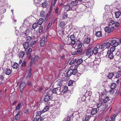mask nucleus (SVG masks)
<instances>
[{"mask_svg":"<svg viewBox=\"0 0 121 121\" xmlns=\"http://www.w3.org/2000/svg\"><path fill=\"white\" fill-rule=\"evenodd\" d=\"M115 49V47H114V46H112L108 50V52L113 53V52L114 51Z\"/></svg>","mask_w":121,"mask_h":121,"instance_id":"16","label":"nucleus"},{"mask_svg":"<svg viewBox=\"0 0 121 121\" xmlns=\"http://www.w3.org/2000/svg\"><path fill=\"white\" fill-rule=\"evenodd\" d=\"M20 112H18L15 116V119L17 120H18L19 119L20 117H18V116H19L20 115Z\"/></svg>","mask_w":121,"mask_h":121,"instance_id":"34","label":"nucleus"},{"mask_svg":"<svg viewBox=\"0 0 121 121\" xmlns=\"http://www.w3.org/2000/svg\"><path fill=\"white\" fill-rule=\"evenodd\" d=\"M25 37L27 38V42H28L30 43L32 39V37H31L29 36H27V35H25Z\"/></svg>","mask_w":121,"mask_h":121,"instance_id":"13","label":"nucleus"},{"mask_svg":"<svg viewBox=\"0 0 121 121\" xmlns=\"http://www.w3.org/2000/svg\"><path fill=\"white\" fill-rule=\"evenodd\" d=\"M119 23L118 22H116L115 23V26L116 27H117L119 25Z\"/></svg>","mask_w":121,"mask_h":121,"instance_id":"60","label":"nucleus"},{"mask_svg":"<svg viewBox=\"0 0 121 121\" xmlns=\"http://www.w3.org/2000/svg\"><path fill=\"white\" fill-rule=\"evenodd\" d=\"M43 119L42 117H40L38 118H34L33 121H42Z\"/></svg>","mask_w":121,"mask_h":121,"instance_id":"24","label":"nucleus"},{"mask_svg":"<svg viewBox=\"0 0 121 121\" xmlns=\"http://www.w3.org/2000/svg\"><path fill=\"white\" fill-rule=\"evenodd\" d=\"M40 15L41 17H44L46 15L45 12L44 11H42L40 13Z\"/></svg>","mask_w":121,"mask_h":121,"instance_id":"29","label":"nucleus"},{"mask_svg":"<svg viewBox=\"0 0 121 121\" xmlns=\"http://www.w3.org/2000/svg\"><path fill=\"white\" fill-rule=\"evenodd\" d=\"M76 1H77L78 3V4H80L82 2V0H75Z\"/></svg>","mask_w":121,"mask_h":121,"instance_id":"62","label":"nucleus"},{"mask_svg":"<svg viewBox=\"0 0 121 121\" xmlns=\"http://www.w3.org/2000/svg\"><path fill=\"white\" fill-rule=\"evenodd\" d=\"M117 115L116 114L113 115V116H111V119L112 120V121H114L115 118L116 116Z\"/></svg>","mask_w":121,"mask_h":121,"instance_id":"47","label":"nucleus"},{"mask_svg":"<svg viewBox=\"0 0 121 121\" xmlns=\"http://www.w3.org/2000/svg\"><path fill=\"white\" fill-rule=\"evenodd\" d=\"M65 22L64 21L61 22L60 23V26L62 28L65 25Z\"/></svg>","mask_w":121,"mask_h":121,"instance_id":"40","label":"nucleus"},{"mask_svg":"<svg viewBox=\"0 0 121 121\" xmlns=\"http://www.w3.org/2000/svg\"><path fill=\"white\" fill-rule=\"evenodd\" d=\"M25 53L23 51H21L18 54V56L22 58L24 56Z\"/></svg>","mask_w":121,"mask_h":121,"instance_id":"27","label":"nucleus"},{"mask_svg":"<svg viewBox=\"0 0 121 121\" xmlns=\"http://www.w3.org/2000/svg\"><path fill=\"white\" fill-rule=\"evenodd\" d=\"M114 75L113 73H109L108 76V77L109 79H111L113 76Z\"/></svg>","mask_w":121,"mask_h":121,"instance_id":"23","label":"nucleus"},{"mask_svg":"<svg viewBox=\"0 0 121 121\" xmlns=\"http://www.w3.org/2000/svg\"><path fill=\"white\" fill-rule=\"evenodd\" d=\"M39 59V57L38 56H35L34 58H32L31 59V61L30 63V65H31L34 62V61H36L38 60Z\"/></svg>","mask_w":121,"mask_h":121,"instance_id":"10","label":"nucleus"},{"mask_svg":"<svg viewBox=\"0 0 121 121\" xmlns=\"http://www.w3.org/2000/svg\"><path fill=\"white\" fill-rule=\"evenodd\" d=\"M45 42V36H44L41 39L40 42V46L43 47L44 45Z\"/></svg>","mask_w":121,"mask_h":121,"instance_id":"11","label":"nucleus"},{"mask_svg":"<svg viewBox=\"0 0 121 121\" xmlns=\"http://www.w3.org/2000/svg\"><path fill=\"white\" fill-rule=\"evenodd\" d=\"M114 28V26H111L110 27L107 26L105 28L104 30L106 32L109 33L112 31Z\"/></svg>","mask_w":121,"mask_h":121,"instance_id":"5","label":"nucleus"},{"mask_svg":"<svg viewBox=\"0 0 121 121\" xmlns=\"http://www.w3.org/2000/svg\"><path fill=\"white\" fill-rule=\"evenodd\" d=\"M77 4H78V2L77 1H76V0L73 1L71 3V5L73 6H74L76 5Z\"/></svg>","mask_w":121,"mask_h":121,"instance_id":"37","label":"nucleus"},{"mask_svg":"<svg viewBox=\"0 0 121 121\" xmlns=\"http://www.w3.org/2000/svg\"><path fill=\"white\" fill-rule=\"evenodd\" d=\"M97 112V108H94L91 111V113L92 114L94 115Z\"/></svg>","mask_w":121,"mask_h":121,"instance_id":"25","label":"nucleus"},{"mask_svg":"<svg viewBox=\"0 0 121 121\" xmlns=\"http://www.w3.org/2000/svg\"><path fill=\"white\" fill-rule=\"evenodd\" d=\"M77 51H72L71 52V54L73 55H77L81 53L82 52L81 48H77Z\"/></svg>","mask_w":121,"mask_h":121,"instance_id":"6","label":"nucleus"},{"mask_svg":"<svg viewBox=\"0 0 121 121\" xmlns=\"http://www.w3.org/2000/svg\"><path fill=\"white\" fill-rule=\"evenodd\" d=\"M68 88L67 86H64L63 89L62 91V92L63 93H65L67 91Z\"/></svg>","mask_w":121,"mask_h":121,"instance_id":"33","label":"nucleus"},{"mask_svg":"<svg viewBox=\"0 0 121 121\" xmlns=\"http://www.w3.org/2000/svg\"><path fill=\"white\" fill-rule=\"evenodd\" d=\"M120 44V43L119 42H116H116L115 43L114 45H115V46L116 47L117 46L119 45Z\"/></svg>","mask_w":121,"mask_h":121,"instance_id":"57","label":"nucleus"},{"mask_svg":"<svg viewBox=\"0 0 121 121\" xmlns=\"http://www.w3.org/2000/svg\"><path fill=\"white\" fill-rule=\"evenodd\" d=\"M52 25V23L51 22H50L49 23L47 27L48 28L50 27Z\"/></svg>","mask_w":121,"mask_h":121,"instance_id":"63","label":"nucleus"},{"mask_svg":"<svg viewBox=\"0 0 121 121\" xmlns=\"http://www.w3.org/2000/svg\"><path fill=\"white\" fill-rule=\"evenodd\" d=\"M48 92H47L46 93L47 95L45 96L44 98V101L45 102L48 101L50 99V96L49 95H48Z\"/></svg>","mask_w":121,"mask_h":121,"instance_id":"12","label":"nucleus"},{"mask_svg":"<svg viewBox=\"0 0 121 121\" xmlns=\"http://www.w3.org/2000/svg\"><path fill=\"white\" fill-rule=\"evenodd\" d=\"M38 24L37 22L34 23L32 25V27L34 29H35L38 26Z\"/></svg>","mask_w":121,"mask_h":121,"instance_id":"41","label":"nucleus"},{"mask_svg":"<svg viewBox=\"0 0 121 121\" xmlns=\"http://www.w3.org/2000/svg\"><path fill=\"white\" fill-rule=\"evenodd\" d=\"M74 81L73 80H70L69 82L68 86H70L72 85Z\"/></svg>","mask_w":121,"mask_h":121,"instance_id":"48","label":"nucleus"},{"mask_svg":"<svg viewBox=\"0 0 121 121\" xmlns=\"http://www.w3.org/2000/svg\"><path fill=\"white\" fill-rule=\"evenodd\" d=\"M62 41L63 43L65 45H70L71 43L70 39L68 37L65 38Z\"/></svg>","mask_w":121,"mask_h":121,"instance_id":"4","label":"nucleus"},{"mask_svg":"<svg viewBox=\"0 0 121 121\" xmlns=\"http://www.w3.org/2000/svg\"><path fill=\"white\" fill-rule=\"evenodd\" d=\"M20 106L21 104L20 103L16 107V110H17L19 109L20 108Z\"/></svg>","mask_w":121,"mask_h":121,"instance_id":"56","label":"nucleus"},{"mask_svg":"<svg viewBox=\"0 0 121 121\" xmlns=\"http://www.w3.org/2000/svg\"><path fill=\"white\" fill-rule=\"evenodd\" d=\"M25 83L24 82H22L20 84V89H23L25 86Z\"/></svg>","mask_w":121,"mask_h":121,"instance_id":"35","label":"nucleus"},{"mask_svg":"<svg viewBox=\"0 0 121 121\" xmlns=\"http://www.w3.org/2000/svg\"><path fill=\"white\" fill-rule=\"evenodd\" d=\"M60 89L61 88L60 87L54 88L52 91V93L53 94L56 93L57 94H60L61 92Z\"/></svg>","mask_w":121,"mask_h":121,"instance_id":"3","label":"nucleus"},{"mask_svg":"<svg viewBox=\"0 0 121 121\" xmlns=\"http://www.w3.org/2000/svg\"><path fill=\"white\" fill-rule=\"evenodd\" d=\"M95 35L96 36L99 37L101 35V33L100 31H98L96 32Z\"/></svg>","mask_w":121,"mask_h":121,"instance_id":"36","label":"nucleus"},{"mask_svg":"<svg viewBox=\"0 0 121 121\" xmlns=\"http://www.w3.org/2000/svg\"><path fill=\"white\" fill-rule=\"evenodd\" d=\"M43 30V27L40 26L39 27V32L40 33H41L42 32Z\"/></svg>","mask_w":121,"mask_h":121,"instance_id":"51","label":"nucleus"},{"mask_svg":"<svg viewBox=\"0 0 121 121\" xmlns=\"http://www.w3.org/2000/svg\"><path fill=\"white\" fill-rule=\"evenodd\" d=\"M65 10L66 11H68V10H70L71 9V7L70 5H68L65 6Z\"/></svg>","mask_w":121,"mask_h":121,"instance_id":"28","label":"nucleus"},{"mask_svg":"<svg viewBox=\"0 0 121 121\" xmlns=\"http://www.w3.org/2000/svg\"><path fill=\"white\" fill-rule=\"evenodd\" d=\"M23 35L24 37L25 35H27V36H28L27 32V30L25 31V32H23Z\"/></svg>","mask_w":121,"mask_h":121,"instance_id":"54","label":"nucleus"},{"mask_svg":"<svg viewBox=\"0 0 121 121\" xmlns=\"http://www.w3.org/2000/svg\"><path fill=\"white\" fill-rule=\"evenodd\" d=\"M1 13L3 14L5 12H6L5 9L4 8L0 10Z\"/></svg>","mask_w":121,"mask_h":121,"instance_id":"59","label":"nucleus"},{"mask_svg":"<svg viewBox=\"0 0 121 121\" xmlns=\"http://www.w3.org/2000/svg\"><path fill=\"white\" fill-rule=\"evenodd\" d=\"M116 86V84L114 83H112L110 86V88L111 89H114Z\"/></svg>","mask_w":121,"mask_h":121,"instance_id":"21","label":"nucleus"},{"mask_svg":"<svg viewBox=\"0 0 121 121\" xmlns=\"http://www.w3.org/2000/svg\"><path fill=\"white\" fill-rule=\"evenodd\" d=\"M18 66V64L16 63L15 62L13 64V69H17Z\"/></svg>","mask_w":121,"mask_h":121,"instance_id":"39","label":"nucleus"},{"mask_svg":"<svg viewBox=\"0 0 121 121\" xmlns=\"http://www.w3.org/2000/svg\"><path fill=\"white\" fill-rule=\"evenodd\" d=\"M32 51V49L31 48H30L29 49L27 52H26V53L27 55L30 54Z\"/></svg>","mask_w":121,"mask_h":121,"instance_id":"53","label":"nucleus"},{"mask_svg":"<svg viewBox=\"0 0 121 121\" xmlns=\"http://www.w3.org/2000/svg\"><path fill=\"white\" fill-rule=\"evenodd\" d=\"M111 46L110 43L108 42H105L99 46V49L101 50H104V49L108 48Z\"/></svg>","mask_w":121,"mask_h":121,"instance_id":"1","label":"nucleus"},{"mask_svg":"<svg viewBox=\"0 0 121 121\" xmlns=\"http://www.w3.org/2000/svg\"><path fill=\"white\" fill-rule=\"evenodd\" d=\"M94 65L93 62V61H89L88 63V65L90 67H92Z\"/></svg>","mask_w":121,"mask_h":121,"instance_id":"32","label":"nucleus"},{"mask_svg":"<svg viewBox=\"0 0 121 121\" xmlns=\"http://www.w3.org/2000/svg\"><path fill=\"white\" fill-rule=\"evenodd\" d=\"M11 72L10 69H6L4 71V73L7 75H9Z\"/></svg>","mask_w":121,"mask_h":121,"instance_id":"18","label":"nucleus"},{"mask_svg":"<svg viewBox=\"0 0 121 121\" xmlns=\"http://www.w3.org/2000/svg\"><path fill=\"white\" fill-rule=\"evenodd\" d=\"M109 100V97H108L107 96L103 98L102 100L103 101L104 103H106L108 102Z\"/></svg>","mask_w":121,"mask_h":121,"instance_id":"20","label":"nucleus"},{"mask_svg":"<svg viewBox=\"0 0 121 121\" xmlns=\"http://www.w3.org/2000/svg\"><path fill=\"white\" fill-rule=\"evenodd\" d=\"M31 73H29V74L27 76L26 78H30L31 77Z\"/></svg>","mask_w":121,"mask_h":121,"instance_id":"61","label":"nucleus"},{"mask_svg":"<svg viewBox=\"0 0 121 121\" xmlns=\"http://www.w3.org/2000/svg\"><path fill=\"white\" fill-rule=\"evenodd\" d=\"M70 118L68 117H67L65 118L63 121H70Z\"/></svg>","mask_w":121,"mask_h":121,"instance_id":"50","label":"nucleus"},{"mask_svg":"<svg viewBox=\"0 0 121 121\" xmlns=\"http://www.w3.org/2000/svg\"><path fill=\"white\" fill-rule=\"evenodd\" d=\"M43 19L42 18H40L38 21V23L39 25H41L43 23Z\"/></svg>","mask_w":121,"mask_h":121,"instance_id":"31","label":"nucleus"},{"mask_svg":"<svg viewBox=\"0 0 121 121\" xmlns=\"http://www.w3.org/2000/svg\"><path fill=\"white\" fill-rule=\"evenodd\" d=\"M108 42L110 43L111 45H112L114 44L116 42V40L113 39H110L108 40Z\"/></svg>","mask_w":121,"mask_h":121,"instance_id":"15","label":"nucleus"},{"mask_svg":"<svg viewBox=\"0 0 121 121\" xmlns=\"http://www.w3.org/2000/svg\"><path fill=\"white\" fill-rule=\"evenodd\" d=\"M49 15V14H46V16L45 17L44 19V21H47V20L48 19V17Z\"/></svg>","mask_w":121,"mask_h":121,"instance_id":"58","label":"nucleus"},{"mask_svg":"<svg viewBox=\"0 0 121 121\" xmlns=\"http://www.w3.org/2000/svg\"><path fill=\"white\" fill-rule=\"evenodd\" d=\"M73 69H70L67 72V74L68 76H69L72 74L75 75L77 73V66L75 65Z\"/></svg>","mask_w":121,"mask_h":121,"instance_id":"2","label":"nucleus"},{"mask_svg":"<svg viewBox=\"0 0 121 121\" xmlns=\"http://www.w3.org/2000/svg\"><path fill=\"white\" fill-rule=\"evenodd\" d=\"M121 12L119 11H117L115 13V17L116 18H118L121 15Z\"/></svg>","mask_w":121,"mask_h":121,"instance_id":"22","label":"nucleus"},{"mask_svg":"<svg viewBox=\"0 0 121 121\" xmlns=\"http://www.w3.org/2000/svg\"><path fill=\"white\" fill-rule=\"evenodd\" d=\"M91 49V48H88L86 50V55L88 56H91L93 54L92 50Z\"/></svg>","mask_w":121,"mask_h":121,"instance_id":"7","label":"nucleus"},{"mask_svg":"<svg viewBox=\"0 0 121 121\" xmlns=\"http://www.w3.org/2000/svg\"><path fill=\"white\" fill-rule=\"evenodd\" d=\"M91 40V39L90 38L87 37L84 40V43L88 44Z\"/></svg>","mask_w":121,"mask_h":121,"instance_id":"14","label":"nucleus"},{"mask_svg":"<svg viewBox=\"0 0 121 121\" xmlns=\"http://www.w3.org/2000/svg\"><path fill=\"white\" fill-rule=\"evenodd\" d=\"M68 15L66 13L64 14L63 17V19H66L67 18Z\"/></svg>","mask_w":121,"mask_h":121,"instance_id":"52","label":"nucleus"},{"mask_svg":"<svg viewBox=\"0 0 121 121\" xmlns=\"http://www.w3.org/2000/svg\"><path fill=\"white\" fill-rule=\"evenodd\" d=\"M115 23V22L113 20H111L109 22L108 25L109 26H112Z\"/></svg>","mask_w":121,"mask_h":121,"instance_id":"30","label":"nucleus"},{"mask_svg":"<svg viewBox=\"0 0 121 121\" xmlns=\"http://www.w3.org/2000/svg\"><path fill=\"white\" fill-rule=\"evenodd\" d=\"M29 43L27 42L23 43V46L25 49H26L28 48L29 45L30 44V43L29 44Z\"/></svg>","mask_w":121,"mask_h":121,"instance_id":"17","label":"nucleus"},{"mask_svg":"<svg viewBox=\"0 0 121 121\" xmlns=\"http://www.w3.org/2000/svg\"><path fill=\"white\" fill-rule=\"evenodd\" d=\"M83 45V43L82 42H80L79 43L78 45V48H81L82 46Z\"/></svg>","mask_w":121,"mask_h":121,"instance_id":"49","label":"nucleus"},{"mask_svg":"<svg viewBox=\"0 0 121 121\" xmlns=\"http://www.w3.org/2000/svg\"><path fill=\"white\" fill-rule=\"evenodd\" d=\"M48 5V3L47 2L45 1L42 4V6L43 8H44L47 7Z\"/></svg>","mask_w":121,"mask_h":121,"instance_id":"38","label":"nucleus"},{"mask_svg":"<svg viewBox=\"0 0 121 121\" xmlns=\"http://www.w3.org/2000/svg\"><path fill=\"white\" fill-rule=\"evenodd\" d=\"M42 113V111H38L36 114L37 116H39Z\"/></svg>","mask_w":121,"mask_h":121,"instance_id":"55","label":"nucleus"},{"mask_svg":"<svg viewBox=\"0 0 121 121\" xmlns=\"http://www.w3.org/2000/svg\"><path fill=\"white\" fill-rule=\"evenodd\" d=\"M121 76V72L120 71H118V72L116 73V78H118L120 77Z\"/></svg>","mask_w":121,"mask_h":121,"instance_id":"46","label":"nucleus"},{"mask_svg":"<svg viewBox=\"0 0 121 121\" xmlns=\"http://www.w3.org/2000/svg\"><path fill=\"white\" fill-rule=\"evenodd\" d=\"M77 60L76 59H74L71 60L69 63V64L70 65H72Z\"/></svg>","mask_w":121,"mask_h":121,"instance_id":"45","label":"nucleus"},{"mask_svg":"<svg viewBox=\"0 0 121 121\" xmlns=\"http://www.w3.org/2000/svg\"><path fill=\"white\" fill-rule=\"evenodd\" d=\"M102 102L100 101H99V103H98L97 104V106L98 107H100L102 105Z\"/></svg>","mask_w":121,"mask_h":121,"instance_id":"44","label":"nucleus"},{"mask_svg":"<svg viewBox=\"0 0 121 121\" xmlns=\"http://www.w3.org/2000/svg\"><path fill=\"white\" fill-rule=\"evenodd\" d=\"M83 62V60L82 59H80L78 60L77 62V64L78 65H79L81 64Z\"/></svg>","mask_w":121,"mask_h":121,"instance_id":"42","label":"nucleus"},{"mask_svg":"<svg viewBox=\"0 0 121 121\" xmlns=\"http://www.w3.org/2000/svg\"><path fill=\"white\" fill-rule=\"evenodd\" d=\"M58 8L57 7L55 10V12L56 13L58 14Z\"/></svg>","mask_w":121,"mask_h":121,"instance_id":"64","label":"nucleus"},{"mask_svg":"<svg viewBox=\"0 0 121 121\" xmlns=\"http://www.w3.org/2000/svg\"><path fill=\"white\" fill-rule=\"evenodd\" d=\"M70 38L71 40V44L74 45L75 43V37L74 35H71L70 36Z\"/></svg>","mask_w":121,"mask_h":121,"instance_id":"8","label":"nucleus"},{"mask_svg":"<svg viewBox=\"0 0 121 121\" xmlns=\"http://www.w3.org/2000/svg\"><path fill=\"white\" fill-rule=\"evenodd\" d=\"M107 54H108V57L110 59H112L113 58V53L108 52Z\"/></svg>","mask_w":121,"mask_h":121,"instance_id":"26","label":"nucleus"},{"mask_svg":"<svg viewBox=\"0 0 121 121\" xmlns=\"http://www.w3.org/2000/svg\"><path fill=\"white\" fill-rule=\"evenodd\" d=\"M49 108V107L48 106H46L43 109L42 111L43 113L46 111H47Z\"/></svg>","mask_w":121,"mask_h":121,"instance_id":"43","label":"nucleus"},{"mask_svg":"<svg viewBox=\"0 0 121 121\" xmlns=\"http://www.w3.org/2000/svg\"><path fill=\"white\" fill-rule=\"evenodd\" d=\"M57 0H53L52 2V4L50 6V10H52V4H53V6H55V4Z\"/></svg>","mask_w":121,"mask_h":121,"instance_id":"19","label":"nucleus"},{"mask_svg":"<svg viewBox=\"0 0 121 121\" xmlns=\"http://www.w3.org/2000/svg\"><path fill=\"white\" fill-rule=\"evenodd\" d=\"M100 50L99 49V48H98L97 47L95 48L92 50L93 53L94 54H97L99 52H100Z\"/></svg>","mask_w":121,"mask_h":121,"instance_id":"9","label":"nucleus"}]
</instances>
